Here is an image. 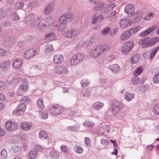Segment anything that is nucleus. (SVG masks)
I'll return each mask as SVG.
<instances>
[{"mask_svg": "<svg viewBox=\"0 0 159 159\" xmlns=\"http://www.w3.org/2000/svg\"><path fill=\"white\" fill-rule=\"evenodd\" d=\"M110 49V47L108 44L98 45L91 52L90 56L93 57L97 58L103 52L108 51Z\"/></svg>", "mask_w": 159, "mask_h": 159, "instance_id": "obj_1", "label": "nucleus"}, {"mask_svg": "<svg viewBox=\"0 0 159 159\" xmlns=\"http://www.w3.org/2000/svg\"><path fill=\"white\" fill-rule=\"evenodd\" d=\"M148 38L146 37L141 39L138 42L139 45H143V48L151 47L153 46L158 42L159 37H155L147 40Z\"/></svg>", "mask_w": 159, "mask_h": 159, "instance_id": "obj_2", "label": "nucleus"}, {"mask_svg": "<svg viewBox=\"0 0 159 159\" xmlns=\"http://www.w3.org/2000/svg\"><path fill=\"white\" fill-rule=\"evenodd\" d=\"M123 107V105L120 102L116 101L113 103L109 109V111L111 112L113 114H116L122 109Z\"/></svg>", "mask_w": 159, "mask_h": 159, "instance_id": "obj_3", "label": "nucleus"}, {"mask_svg": "<svg viewBox=\"0 0 159 159\" xmlns=\"http://www.w3.org/2000/svg\"><path fill=\"white\" fill-rule=\"evenodd\" d=\"M84 58V54L81 53H77L70 59V64L72 66L77 65L82 61Z\"/></svg>", "mask_w": 159, "mask_h": 159, "instance_id": "obj_4", "label": "nucleus"}, {"mask_svg": "<svg viewBox=\"0 0 159 159\" xmlns=\"http://www.w3.org/2000/svg\"><path fill=\"white\" fill-rule=\"evenodd\" d=\"M28 89V81L26 79H24L22 81L21 85L17 91V94L19 96L23 95Z\"/></svg>", "mask_w": 159, "mask_h": 159, "instance_id": "obj_5", "label": "nucleus"}, {"mask_svg": "<svg viewBox=\"0 0 159 159\" xmlns=\"http://www.w3.org/2000/svg\"><path fill=\"white\" fill-rule=\"evenodd\" d=\"M134 44V43L132 41L124 43L121 48V52L124 54H129L133 47Z\"/></svg>", "mask_w": 159, "mask_h": 159, "instance_id": "obj_6", "label": "nucleus"}, {"mask_svg": "<svg viewBox=\"0 0 159 159\" xmlns=\"http://www.w3.org/2000/svg\"><path fill=\"white\" fill-rule=\"evenodd\" d=\"M111 127L108 125H104L99 126L97 130L98 134L100 135L106 136L110 132Z\"/></svg>", "mask_w": 159, "mask_h": 159, "instance_id": "obj_7", "label": "nucleus"}, {"mask_svg": "<svg viewBox=\"0 0 159 159\" xmlns=\"http://www.w3.org/2000/svg\"><path fill=\"white\" fill-rule=\"evenodd\" d=\"M54 71L55 73L61 75H66L69 72L68 69L66 67L61 65L56 66Z\"/></svg>", "mask_w": 159, "mask_h": 159, "instance_id": "obj_8", "label": "nucleus"}, {"mask_svg": "<svg viewBox=\"0 0 159 159\" xmlns=\"http://www.w3.org/2000/svg\"><path fill=\"white\" fill-rule=\"evenodd\" d=\"M26 108L25 103H22L18 105L16 109L13 111V114L16 116H19L23 114Z\"/></svg>", "mask_w": 159, "mask_h": 159, "instance_id": "obj_9", "label": "nucleus"}, {"mask_svg": "<svg viewBox=\"0 0 159 159\" xmlns=\"http://www.w3.org/2000/svg\"><path fill=\"white\" fill-rule=\"evenodd\" d=\"M55 7V4L53 2H49L46 5L43 10V14L48 15L53 11Z\"/></svg>", "mask_w": 159, "mask_h": 159, "instance_id": "obj_10", "label": "nucleus"}, {"mask_svg": "<svg viewBox=\"0 0 159 159\" xmlns=\"http://www.w3.org/2000/svg\"><path fill=\"white\" fill-rule=\"evenodd\" d=\"M74 17L73 14L70 12H67L61 16L59 19L60 22H64L66 23L70 22Z\"/></svg>", "mask_w": 159, "mask_h": 159, "instance_id": "obj_11", "label": "nucleus"}, {"mask_svg": "<svg viewBox=\"0 0 159 159\" xmlns=\"http://www.w3.org/2000/svg\"><path fill=\"white\" fill-rule=\"evenodd\" d=\"M74 17L73 14L70 12H67L61 16L59 19L60 22H64L66 23L70 22Z\"/></svg>", "mask_w": 159, "mask_h": 159, "instance_id": "obj_12", "label": "nucleus"}, {"mask_svg": "<svg viewBox=\"0 0 159 159\" xmlns=\"http://www.w3.org/2000/svg\"><path fill=\"white\" fill-rule=\"evenodd\" d=\"M74 17L73 14L70 12H67L61 16L59 19L60 22H64L66 23L70 22Z\"/></svg>", "mask_w": 159, "mask_h": 159, "instance_id": "obj_13", "label": "nucleus"}, {"mask_svg": "<svg viewBox=\"0 0 159 159\" xmlns=\"http://www.w3.org/2000/svg\"><path fill=\"white\" fill-rule=\"evenodd\" d=\"M80 30L77 29H71L68 30L66 34L67 38L77 37L80 34Z\"/></svg>", "mask_w": 159, "mask_h": 159, "instance_id": "obj_14", "label": "nucleus"}, {"mask_svg": "<svg viewBox=\"0 0 159 159\" xmlns=\"http://www.w3.org/2000/svg\"><path fill=\"white\" fill-rule=\"evenodd\" d=\"M50 113L55 115L61 113L64 110V108L59 105L52 106L49 108Z\"/></svg>", "mask_w": 159, "mask_h": 159, "instance_id": "obj_15", "label": "nucleus"}, {"mask_svg": "<svg viewBox=\"0 0 159 159\" xmlns=\"http://www.w3.org/2000/svg\"><path fill=\"white\" fill-rule=\"evenodd\" d=\"M5 127L7 130L13 132L17 129L18 126L16 124L13 123L11 121L8 120L5 123Z\"/></svg>", "mask_w": 159, "mask_h": 159, "instance_id": "obj_16", "label": "nucleus"}, {"mask_svg": "<svg viewBox=\"0 0 159 159\" xmlns=\"http://www.w3.org/2000/svg\"><path fill=\"white\" fill-rule=\"evenodd\" d=\"M35 15L34 14H32L30 16L27 17L25 19V20L26 22H33L34 20H35L36 22L41 21L43 19V17L42 15L38 16L36 19H35Z\"/></svg>", "mask_w": 159, "mask_h": 159, "instance_id": "obj_17", "label": "nucleus"}, {"mask_svg": "<svg viewBox=\"0 0 159 159\" xmlns=\"http://www.w3.org/2000/svg\"><path fill=\"white\" fill-rule=\"evenodd\" d=\"M32 25L33 26H36L37 29L39 30H43L48 27L47 25L43 23H41L39 22H36L35 20H34L32 23Z\"/></svg>", "mask_w": 159, "mask_h": 159, "instance_id": "obj_18", "label": "nucleus"}, {"mask_svg": "<svg viewBox=\"0 0 159 159\" xmlns=\"http://www.w3.org/2000/svg\"><path fill=\"white\" fill-rule=\"evenodd\" d=\"M157 28V25H153L141 33L139 34V36L141 37H143L153 32L156 30Z\"/></svg>", "mask_w": 159, "mask_h": 159, "instance_id": "obj_19", "label": "nucleus"}, {"mask_svg": "<svg viewBox=\"0 0 159 159\" xmlns=\"http://www.w3.org/2000/svg\"><path fill=\"white\" fill-rule=\"evenodd\" d=\"M135 11V7L132 3L126 5L125 8V12L128 14H133Z\"/></svg>", "mask_w": 159, "mask_h": 159, "instance_id": "obj_20", "label": "nucleus"}, {"mask_svg": "<svg viewBox=\"0 0 159 159\" xmlns=\"http://www.w3.org/2000/svg\"><path fill=\"white\" fill-rule=\"evenodd\" d=\"M36 50L34 48H32L27 50L24 55V57L26 59H29L33 57L35 55Z\"/></svg>", "mask_w": 159, "mask_h": 159, "instance_id": "obj_21", "label": "nucleus"}, {"mask_svg": "<svg viewBox=\"0 0 159 159\" xmlns=\"http://www.w3.org/2000/svg\"><path fill=\"white\" fill-rule=\"evenodd\" d=\"M131 24L130 20L127 18L123 19L120 20L119 25L120 27L125 28L130 25Z\"/></svg>", "mask_w": 159, "mask_h": 159, "instance_id": "obj_22", "label": "nucleus"}, {"mask_svg": "<svg viewBox=\"0 0 159 159\" xmlns=\"http://www.w3.org/2000/svg\"><path fill=\"white\" fill-rule=\"evenodd\" d=\"M45 22L48 24L47 26L48 28H50L52 25L54 26L57 25V24L55 22V20L50 16H48L45 19Z\"/></svg>", "mask_w": 159, "mask_h": 159, "instance_id": "obj_23", "label": "nucleus"}, {"mask_svg": "<svg viewBox=\"0 0 159 159\" xmlns=\"http://www.w3.org/2000/svg\"><path fill=\"white\" fill-rule=\"evenodd\" d=\"M104 17L101 14H95L93 17L92 23L93 24H95L97 22H101L104 19Z\"/></svg>", "mask_w": 159, "mask_h": 159, "instance_id": "obj_24", "label": "nucleus"}, {"mask_svg": "<svg viewBox=\"0 0 159 159\" xmlns=\"http://www.w3.org/2000/svg\"><path fill=\"white\" fill-rule=\"evenodd\" d=\"M22 63L23 61L21 59L17 58L13 61L12 64L15 69H18L21 67Z\"/></svg>", "mask_w": 159, "mask_h": 159, "instance_id": "obj_25", "label": "nucleus"}, {"mask_svg": "<svg viewBox=\"0 0 159 159\" xmlns=\"http://www.w3.org/2000/svg\"><path fill=\"white\" fill-rule=\"evenodd\" d=\"M143 15L142 12L140 11H136L132 15L134 21L137 22L140 21Z\"/></svg>", "mask_w": 159, "mask_h": 159, "instance_id": "obj_26", "label": "nucleus"}, {"mask_svg": "<svg viewBox=\"0 0 159 159\" xmlns=\"http://www.w3.org/2000/svg\"><path fill=\"white\" fill-rule=\"evenodd\" d=\"M105 4L103 2H100L98 3L96 6H94L93 8V10L94 11H101V12L102 13H104V12H102V10H104V6Z\"/></svg>", "mask_w": 159, "mask_h": 159, "instance_id": "obj_27", "label": "nucleus"}, {"mask_svg": "<svg viewBox=\"0 0 159 159\" xmlns=\"http://www.w3.org/2000/svg\"><path fill=\"white\" fill-rule=\"evenodd\" d=\"M64 56L62 55L57 54L54 56L53 61L56 64H60L63 61Z\"/></svg>", "mask_w": 159, "mask_h": 159, "instance_id": "obj_28", "label": "nucleus"}, {"mask_svg": "<svg viewBox=\"0 0 159 159\" xmlns=\"http://www.w3.org/2000/svg\"><path fill=\"white\" fill-rule=\"evenodd\" d=\"M15 39L14 38H11L6 39L4 42V43L6 46L11 48L13 45L15 43Z\"/></svg>", "mask_w": 159, "mask_h": 159, "instance_id": "obj_29", "label": "nucleus"}, {"mask_svg": "<svg viewBox=\"0 0 159 159\" xmlns=\"http://www.w3.org/2000/svg\"><path fill=\"white\" fill-rule=\"evenodd\" d=\"M116 6V5L115 3L108 5L104 7V10H102V12H104V13H107L112 10Z\"/></svg>", "mask_w": 159, "mask_h": 159, "instance_id": "obj_30", "label": "nucleus"}, {"mask_svg": "<svg viewBox=\"0 0 159 159\" xmlns=\"http://www.w3.org/2000/svg\"><path fill=\"white\" fill-rule=\"evenodd\" d=\"M104 106L103 103L100 102H97L93 103L92 105V107L94 109L99 110L102 108Z\"/></svg>", "mask_w": 159, "mask_h": 159, "instance_id": "obj_31", "label": "nucleus"}, {"mask_svg": "<svg viewBox=\"0 0 159 159\" xmlns=\"http://www.w3.org/2000/svg\"><path fill=\"white\" fill-rule=\"evenodd\" d=\"M11 64V61L10 60L5 61L1 63L0 68L2 69L7 68L9 67Z\"/></svg>", "mask_w": 159, "mask_h": 159, "instance_id": "obj_32", "label": "nucleus"}, {"mask_svg": "<svg viewBox=\"0 0 159 159\" xmlns=\"http://www.w3.org/2000/svg\"><path fill=\"white\" fill-rule=\"evenodd\" d=\"M45 37L48 41L54 40L56 38L55 35L53 32L49 33L45 35Z\"/></svg>", "mask_w": 159, "mask_h": 159, "instance_id": "obj_33", "label": "nucleus"}, {"mask_svg": "<svg viewBox=\"0 0 159 159\" xmlns=\"http://www.w3.org/2000/svg\"><path fill=\"white\" fill-rule=\"evenodd\" d=\"M140 58V57L139 54L134 53L131 58V62L132 64H136L138 62Z\"/></svg>", "mask_w": 159, "mask_h": 159, "instance_id": "obj_34", "label": "nucleus"}, {"mask_svg": "<svg viewBox=\"0 0 159 159\" xmlns=\"http://www.w3.org/2000/svg\"><path fill=\"white\" fill-rule=\"evenodd\" d=\"M108 68L111 70L112 72L117 73L119 70L120 66L117 64H115L113 65H110L109 66Z\"/></svg>", "mask_w": 159, "mask_h": 159, "instance_id": "obj_35", "label": "nucleus"}, {"mask_svg": "<svg viewBox=\"0 0 159 159\" xmlns=\"http://www.w3.org/2000/svg\"><path fill=\"white\" fill-rule=\"evenodd\" d=\"M32 125L30 122H24L21 125V129L25 131L29 130L32 127Z\"/></svg>", "mask_w": 159, "mask_h": 159, "instance_id": "obj_36", "label": "nucleus"}, {"mask_svg": "<svg viewBox=\"0 0 159 159\" xmlns=\"http://www.w3.org/2000/svg\"><path fill=\"white\" fill-rule=\"evenodd\" d=\"M117 17V12L115 11H112L108 16V19L110 21L116 19Z\"/></svg>", "mask_w": 159, "mask_h": 159, "instance_id": "obj_37", "label": "nucleus"}, {"mask_svg": "<svg viewBox=\"0 0 159 159\" xmlns=\"http://www.w3.org/2000/svg\"><path fill=\"white\" fill-rule=\"evenodd\" d=\"M124 96L125 99L128 102H130L134 97V94L129 92H126L124 94Z\"/></svg>", "mask_w": 159, "mask_h": 159, "instance_id": "obj_38", "label": "nucleus"}, {"mask_svg": "<svg viewBox=\"0 0 159 159\" xmlns=\"http://www.w3.org/2000/svg\"><path fill=\"white\" fill-rule=\"evenodd\" d=\"M156 16L155 13L149 12L145 16L144 20H152L153 17Z\"/></svg>", "mask_w": 159, "mask_h": 159, "instance_id": "obj_39", "label": "nucleus"}, {"mask_svg": "<svg viewBox=\"0 0 159 159\" xmlns=\"http://www.w3.org/2000/svg\"><path fill=\"white\" fill-rule=\"evenodd\" d=\"M131 36L130 33H129V31H125L121 35L120 39L122 40H125Z\"/></svg>", "mask_w": 159, "mask_h": 159, "instance_id": "obj_40", "label": "nucleus"}, {"mask_svg": "<svg viewBox=\"0 0 159 159\" xmlns=\"http://www.w3.org/2000/svg\"><path fill=\"white\" fill-rule=\"evenodd\" d=\"M45 52L49 53L53 51L54 48L52 44H47L45 46Z\"/></svg>", "mask_w": 159, "mask_h": 159, "instance_id": "obj_41", "label": "nucleus"}, {"mask_svg": "<svg viewBox=\"0 0 159 159\" xmlns=\"http://www.w3.org/2000/svg\"><path fill=\"white\" fill-rule=\"evenodd\" d=\"M60 24L58 26L57 30L59 31H62L67 27L66 24L64 22H60Z\"/></svg>", "mask_w": 159, "mask_h": 159, "instance_id": "obj_42", "label": "nucleus"}, {"mask_svg": "<svg viewBox=\"0 0 159 159\" xmlns=\"http://www.w3.org/2000/svg\"><path fill=\"white\" fill-rule=\"evenodd\" d=\"M74 150L79 154L82 153L84 149L82 147L79 145H76L74 147Z\"/></svg>", "mask_w": 159, "mask_h": 159, "instance_id": "obj_43", "label": "nucleus"}, {"mask_svg": "<svg viewBox=\"0 0 159 159\" xmlns=\"http://www.w3.org/2000/svg\"><path fill=\"white\" fill-rule=\"evenodd\" d=\"M141 29V27L139 26H138L133 28L130 29L129 30V31L130 33V34L131 36L132 34H134L138 32Z\"/></svg>", "mask_w": 159, "mask_h": 159, "instance_id": "obj_44", "label": "nucleus"}, {"mask_svg": "<svg viewBox=\"0 0 159 159\" xmlns=\"http://www.w3.org/2000/svg\"><path fill=\"white\" fill-rule=\"evenodd\" d=\"M143 70L142 66H139L134 71V74L135 76H138L142 72Z\"/></svg>", "mask_w": 159, "mask_h": 159, "instance_id": "obj_45", "label": "nucleus"}, {"mask_svg": "<svg viewBox=\"0 0 159 159\" xmlns=\"http://www.w3.org/2000/svg\"><path fill=\"white\" fill-rule=\"evenodd\" d=\"M80 128L79 125H75L70 126L67 127V129L72 131H76L79 129Z\"/></svg>", "mask_w": 159, "mask_h": 159, "instance_id": "obj_46", "label": "nucleus"}, {"mask_svg": "<svg viewBox=\"0 0 159 159\" xmlns=\"http://www.w3.org/2000/svg\"><path fill=\"white\" fill-rule=\"evenodd\" d=\"M38 153L36 151L32 150L28 154V156L30 158L33 159L35 158L37 156Z\"/></svg>", "mask_w": 159, "mask_h": 159, "instance_id": "obj_47", "label": "nucleus"}, {"mask_svg": "<svg viewBox=\"0 0 159 159\" xmlns=\"http://www.w3.org/2000/svg\"><path fill=\"white\" fill-rule=\"evenodd\" d=\"M140 79L137 76L133 77L132 79L131 83L134 85L138 84L140 82Z\"/></svg>", "mask_w": 159, "mask_h": 159, "instance_id": "obj_48", "label": "nucleus"}, {"mask_svg": "<svg viewBox=\"0 0 159 159\" xmlns=\"http://www.w3.org/2000/svg\"><path fill=\"white\" fill-rule=\"evenodd\" d=\"M101 143L105 148H107L109 145L108 141L104 138L101 139Z\"/></svg>", "mask_w": 159, "mask_h": 159, "instance_id": "obj_49", "label": "nucleus"}, {"mask_svg": "<svg viewBox=\"0 0 159 159\" xmlns=\"http://www.w3.org/2000/svg\"><path fill=\"white\" fill-rule=\"evenodd\" d=\"M91 43L88 40L83 42L82 41H81L79 43V45L80 46H83L84 48L87 47L91 45Z\"/></svg>", "mask_w": 159, "mask_h": 159, "instance_id": "obj_50", "label": "nucleus"}, {"mask_svg": "<svg viewBox=\"0 0 159 159\" xmlns=\"http://www.w3.org/2000/svg\"><path fill=\"white\" fill-rule=\"evenodd\" d=\"M111 28L109 27H107L103 29L101 33L102 35L103 36L107 35L111 30Z\"/></svg>", "mask_w": 159, "mask_h": 159, "instance_id": "obj_51", "label": "nucleus"}, {"mask_svg": "<svg viewBox=\"0 0 159 159\" xmlns=\"http://www.w3.org/2000/svg\"><path fill=\"white\" fill-rule=\"evenodd\" d=\"M94 123L92 121H87L83 123V125L88 127H93L94 125Z\"/></svg>", "mask_w": 159, "mask_h": 159, "instance_id": "obj_52", "label": "nucleus"}, {"mask_svg": "<svg viewBox=\"0 0 159 159\" xmlns=\"http://www.w3.org/2000/svg\"><path fill=\"white\" fill-rule=\"evenodd\" d=\"M37 105L39 109H43L44 107L42 98H40L39 99L37 102Z\"/></svg>", "mask_w": 159, "mask_h": 159, "instance_id": "obj_53", "label": "nucleus"}, {"mask_svg": "<svg viewBox=\"0 0 159 159\" xmlns=\"http://www.w3.org/2000/svg\"><path fill=\"white\" fill-rule=\"evenodd\" d=\"M159 49V46L157 47L151 51L150 54V58L151 59H152L155 56L156 53L158 51Z\"/></svg>", "mask_w": 159, "mask_h": 159, "instance_id": "obj_54", "label": "nucleus"}, {"mask_svg": "<svg viewBox=\"0 0 159 159\" xmlns=\"http://www.w3.org/2000/svg\"><path fill=\"white\" fill-rule=\"evenodd\" d=\"M39 136L42 139H46L48 137L47 133L44 131H41L39 133Z\"/></svg>", "mask_w": 159, "mask_h": 159, "instance_id": "obj_55", "label": "nucleus"}, {"mask_svg": "<svg viewBox=\"0 0 159 159\" xmlns=\"http://www.w3.org/2000/svg\"><path fill=\"white\" fill-rule=\"evenodd\" d=\"M51 155L54 158H58L59 157V153L55 150L52 151L50 152Z\"/></svg>", "mask_w": 159, "mask_h": 159, "instance_id": "obj_56", "label": "nucleus"}, {"mask_svg": "<svg viewBox=\"0 0 159 159\" xmlns=\"http://www.w3.org/2000/svg\"><path fill=\"white\" fill-rule=\"evenodd\" d=\"M38 5L39 2L37 1H34L29 4V7L31 8H34L37 7Z\"/></svg>", "mask_w": 159, "mask_h": 159, "instance_id": "obj_57", "label": "nucleus"}, {"mask_svg": "<svg viewBox=\"0 0 159 159\" xmlns=\"http://www.w3.org/2000/svg\"><path fill=\"white\" fill-rule=\"evenodd\" d=\"M153 111L155 115H159V104L157 103L155 105Z\"/></svg>", "mask_w": 159, "mask_h": 159, "instance_id": "obj_58", "label": "nucleus"}, {"mask_svg": "<svg viewBox=\"0 0 159 159\" xmlns=\"http://www.w3.org/2000/svg\"><path fill=\"white\" fill-rule=\"evenodd\" d=\"M153 81L154 83H159V73H156L153 77Z\"/></svg>", "mask_w": 159, "mask_h": 159, "instance_id": "obj_59", "label": "nucleus"}, {"mask_svg": "<svg viewBox=\"0 0 159 159\" xmlns=\"http://www.w3.org/2000/svg\"><path fill=\"white\" fill-rule=\"evenodd\" d=\"M60 149H61L62 152L65 153H68L69 150L68 148L66 145H63L60 147Z\"/></svg>", "mask_w": 159, "mask_h": 159, "instance_id": "obj_60", "label": "nucleus"}, {"mask_svg": "<svg viewBox=\"0 0 159 159\" xmlns=\"http://www.w3.org/2000/svg\"><path fill=\"white\" fill-rule=\"evenodd\" d=\"M12 148L14 152L15 153L20 152L22 149L21 148L20 146H17L16 145L13 146Z\"/></svg>", "mask_w": 159, "mask_h": 159, "instance_id": "obj_61", "label": "nucleus"}, {"mask_svg": "<svg viewBox=\"0 0 159 159\" xmlns=\"http://www.w3.org/2000/svg\"><path fill=\"white\" fill-rule=\"evenodd\" d=\"M21 80L20 78L19 77H15L13 79L10 81V83L11 84H16Z\"/></svg>", "mask_w": 159, "mask_h": 159, "instance_id": "obj_62", "label": "nucleus"}, {"mask_svg": "<svg viewBox=\"0 0 159 159\" xmlns=\"http://www.w3.org/2000/svg\"><path fill=\"white\" fill-rule=\"evenodd\" d=\"M24 4L22 2H17L15 5V7L17 9H20L22 8L24 6Z\"/></svg>", "mask_w": 159, "mask_h": 159, "instance_id": "obj_63", "label": "nucleus"}, {"mask_svg": "<svg viewBox=\"0 0 159 159\" xmlns=\"http://www.w3.org/2000/svg\"><path fill=\"white\" fill-rule=\"evenodd\" d=\"M118 29L117 28H115L109 33V35L110 36H115L117 32Z\"/></svg>", "mask_w": 159, "mask_h": 159, "instance_id": "obj_64", "label": "nucleus"}]
</instances>
